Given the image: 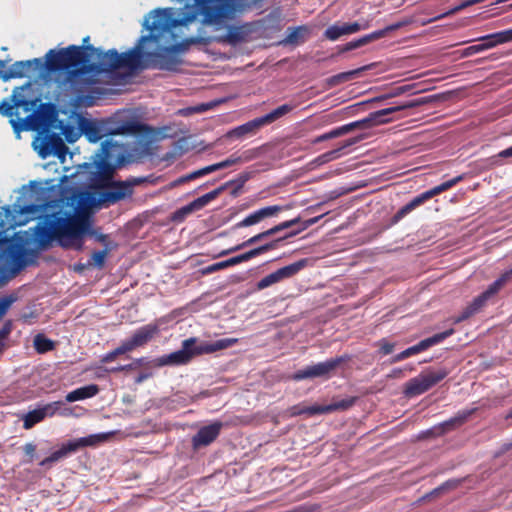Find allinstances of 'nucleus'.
Here are the masks:
<instances>
[{"mask_svg": "<svg viewBox=\"0 0 512 512\" xmlns=\"http://www.w3.org/2000/svg\"><path fill=\"white\" fill-rule=\"evenodd\" d=\"M447 369H439L437 371H424L419 374L420 380L423 383L424 389L428 391L433 386L437 385L439 382H441L447 375H448Z\"/></svg>", "mask_w": 512, "mask_h": 512, "instance_id": "29", "label": "nucleus"}, {"mask_svg": "<svg viewBox=\"0 0 512 512\" xmlns=\"http://www.w3.org/2000/svg\"><path fill=\"white\" fill-rule=\"evenodd\" d=\"M102 151L104 159L109 162L113 161L114 158H120L123 156L122 147L113 143L112 140H106L102 143Z\"/></svg>", "mask_w": 512, "mask_h": 512, "instance_id": "36", "label": "nucleus"}, {"mask_svg": "<svg viewBox=\"0 0 512 512\" xmlns=\"http://www.w3.org/2000/svg\"><path fill=\"white\" fill-rule=\"evenodd\" d=\"M447 369H439L437 371H424L419 374L420 380L423 383L424 389L428 391L433 386L437 385L439 382H441L447 375H448Z\"/></svg>", "mask_w": 512, "mask_h": 512, "instance_id": "28", "label": "nucleus"}, {"mask_svg": "<svg viewBox=\"0 0 512 512\" xmlns=\"http://www.w3.org/2000/svg\"><path fill=\"white\" fill-rule=\"evenodd\" d=\"M484 1L485 0H465V3L467 5V7H470L472 5H475V4H478V3H482Z\"/></svg>", "mask_w": 512, "mask_h": 512, "instance_id": "58", "label": "nucleus"}, {"mask_svg": "<svg viewBox=\"0 0 512 512\" xmlns=\"http://www.w3.org/2000/svg\"><path fill=\"white\" fill-rule=\"evenodd\" d=\"M30 90V84L15 88L10 101L5 100L0 106V112L10 117V123L17 132L32 128L31 112L38 106V100L31 99L26 95Z\"/></svg>", "mask_w": 512, "mask_h": 512, "instance_id": "5", "label": "nucleus"}, {"mask_svg": "<svg viewBox=\"0 0 512 512\" xmlns=\"http://www.w3.org/2000/svg\"><path fill=\"white\" fill-rule=\"evenodd\" d=\"M282 210L281 206H267L261 208L245 217L241 222L237 224L238 227H248L260 223L266 218L276 216Z\"/></svg>", "mask_w": 512, "mask_h": 512, "instance_id": "20", "label": "nucleus"}, {"mask_svg": "<svg viewBox=\"0 0 512 512\" xmlns=\"http://www.w3.org/2000/svg\"><path fill=\"white\" fill-rule=\"evenodd\" d=\"M77 449L74 445L73 441H70L66 444H63L62 447L56 451H54L49 457L45 458L43 461H41V466H47L51 465L54 462H57L61 460L62 458H65L67 455L76 452Z\"/></svg>", "mask_w": 512, "mask_h": 512, "instance_id": "31", "label": "nucleus"}, {"mask_svg": "<svg viewBox=\"0 0 512 512\" xmlns=\"http://www.w3.org/2000/svg\"><path fill=\"white\" fill-rule=\"evenodd\" d=\"M205 175H206V173H205L204 168L199 169L197 171H194L192 173H189V174H187L185 176H182V177L174 180L173 182L170 183V187L174 188V187L180 186V185H182V184H184L186 182L195 180V179H197L199 177H202V176H205Z\"/></svg>", "mask_w": 512, "mask_h": 512, "instance_id": "40", "label": "nucleus"}, {"mask_svg": "<svg viewBox=\"0 0 512 512\" xmlns=\"http://www.w3.org/2000/svg\"><path fill=\"white\" fill-rule=\"evenodd\" d=\"M5 63L3 61H0V78L3 79V76L5 75Z\"/></svg>", "mask_w": 512, "mask_h": 512, "instance_id": "60", "label": "nucleus"}, {"mask_svg": "<svg viewBox=\"0 0 512 512\" xmlns=\"http://www.w3.org/2000/svg\"><path fill=\"white\" fill-rule=\"evenodd\" d=\"M36 450V447L34 444L32 443H28L24 446V451L27 455L29 456H33L34 452Z\"/></svg>", "mask_w": 512, "mask_h": 512, "instance_id": "55", "label": "nucleus"}, {"mask_svg": "<svg viewBox=\"0 0 512 512\" xmlns=\"http://www.w3.org/2000/svg\"><path fill=\"white\" fill-rule=\"evenodd\" d=\"M60 129L68 142H75L83 132L81 126L79 125L78 127L72 125H61Z\"/></svg>", "mask_w": 512, "mask_h": 512, "instance_id": "38", "label": "nucleus"}, {"mask_svg": "<svg viewBox=\"0 0 512 512\" xmlns=\"http://www.w3.org/2000/svg\"><path fill=\"white\" fill-rule=\"evenodd\" d=\"M345 30H346V28H345L344 23L343 24H334L326 29L325 36L328 39L334 41V40H337L342 35H347Z\"/></svg>", "mask_w": 512, "mask_h": 512, "instance_id": "41", "label": "nucleus"}, {"mask_svg": "<svg viewBox=\"0 0 512 512\" xmlns=\"http://www.w3.org/2000/svg\"><path fill=\"white\" fill-rule=\"evenodd\" d=\"M34 346L38 352L43 353L51 350L53 347V343L46 337L42 335H37L34 339Z\"/></svg>", "mask_w": 512, "mask_h": 512, "instance_id": "43", "label": "nucleus"}, {"mask_svg": "<svg viewBox=\"0 0 512 512\" xmlns=\"http://www.w3.org/2000/svg\"><path fill=\"white\" fill-rule=\"evenodd\" d=\"M106 251H98L93 253L92 255V264L98 267H101L104 264V261L106 259Z\"/></svg>", "mask_w": 512, "mask_h": 512, "instance_id": "47", "label": "nucleus"}, {"mask_svg": "<svg viewBox=\"0 0 512 512\" xmlns=\"http://www.w3.org/2000/svg\"><path fill=\"white\" fill-rule=\"evenodd\" d=\"M159 332V322L150 323L138 329L131 338L124 341V350L133 351L145 345Z\"/></svg>", "mask_w": 512, "mask_h": 512, "instance_id": "13", "label": "nucleus"}, {"mask_svg": "<svg viewBox=\"0 0 512 512\" xmlns=\"http://www.w3.org/2000/svg\"><path fill=\"white\" fill-rule=\"evenodd\" d=\"M98 392H99V387L95 384H90V385L80 387L78 389H75V390L69 392L66 395V401L67 402H75V401L92 398L95 395H97Z\"/></svg>", "mask_w": 512, "mask_h": 512, "instance_id": "30", "label": "nucleus"}, {"mask_svg": "<svg viewBox=\"0 0 512 512\" xmlns=\"http://www.w3.org/2000/svg\"><path fill=\"white\" fill-rule=\"evenodd\" d=\"M411 357L409 349H405L404 351L400 352L399 354L395 355L393 358V362H399L406 358Z\"/></svg>", "mask_w": 512, "mask_h": 512, "instance_id": "53", "label": "nucleus"}, {"mask_svg": "<svg viewBox=\"0 0 512 512\" xmlns=\"http://www.w3.org/2000/svg\"><path fill=\"white\" fill-rule=\"evenodd\" d=\"M71 119L73 120V123L81 126L85 136L90 142L95 143L102 139L103 134L101 132V128L96 123L86 121L83 117L77 114L72 115Z\"/></svg>", "mask_w": 512, "mask_h": 512, "instance_id": "25", "label": "nucleus"}, {"mask_svg": "<svg viewBox=\"0 0 512 512\" xmlns=\"http://www.w3.org/2000/svg\"><path fill=\"white\" fill-rule=\"evenodd\" d=\"M39 64V59L15 62L8 69L5 70L3 80L8 81L12 78H21L28 76L29 72L35 67H37Z\"/></svg>", "mask_w": 512, "mask_h": 512, "instance_id": "21", "label": "nucleus"}, {"mask_svg": "<svg viewBox=\"0 0 512 512\" xmlns=\"http://www.w3.org/2000/svg\"><path fill=\"white\" fill-rule=\"evenodd\" d=\"M425 392H426V390L424 389L423 383L420 380L419 375L414 377V378H412V379H410L405 384L404 394L407 397L419 396V395H421V394H423Z\"/></svg>", "mask_w": 512, "mask_h": 512, "instance_id": "37", "label": "nucleus"}, {"mask_svg": "<svg viewBox=\"0 0 512 512\" xmlns=\"http://www.w3.org/2000/svg\"><path fill=\"white\" fill-rule=\"evenodd\" d=\"M211 107H213L212 103L201 104V105H197V106L188 108L186 111H187V113H201V112H204V111L210 109Z\"/></svg>", "mask_w": 512, "mask_h": 512, "instance_id": "51", "label": "nucleus"}, {"mask_svg": "<svg viewBox=\"0 0 512 512\" xmlns=\"http://www.w3.org/2000/svg\"><path fill=\"white\" fill-rule=\"evenodd\" d=\"M467 8V5L465 3V1H463L462 3H460L459 5L455 6L454 8H452L450 11H448L447 13H445L444 15H442L441 17H444L446 15H452V14H455L463 9Z\"/></svg>", "mask_w": 512, "mask_h": 512, "instance_id": "54", "label": "nucleus"}, {"mask_svg": "<svg viewBox=\"0 0 512 512\" xmlns=\"http://www.w3.org/2000/svg\"><path fill=\"white\" fill-rule=\"evenodd\" d=\"M115 431L99 433L89 435L87 437H82L76 440H73L76 449L84 448V447H95L101 443L107 442L110 438L115 434Z\"/></svg>", "mask_w": 512, "mask_h": 512, "instance_id": "26", "label": "nucleus"}, {"mask_svg": "<svg viewBox=\"0 0 512 512\" xmlns=\"http://www.w3.org/2000/svg\"><path fill=\"white\" fill-rule=\"evenodd\" d=\"M33 147L41 158L55 155L62 164L66 161L68 148L57 134H50L48 131L39 132L33 141Z\"/></svg>", "mask_w": 512, "mask_h": 512, "instance_id": "8", "label": "nucleus"}, {"mask_svg": "<svg viewBox=\"0 0 512 512\" xmlns=\"http://www.w3.org/2000/svg\"><path fill=\"white\" fill-rule=\"evenodd\" d=\"M11 327L10 324H6L3 329L0 331V339L4 340V338L10 333Z\"/></svg>", "mask_w": 512, "mask_h": 512, "instance_id": "56", "label": "nucleus"}, {"mask_svg": "<svg viewBox=\"0 0 512 512\" xmlns=\"http://www.w3.org/2000/svg\"><path fill=\"white\" fill-rule=\"evenodd\" d=\"M345 24V28H346V33L347 35L348 34H353V33H356L362 29H365L367 26L364 25H360L358 22H353V23H344Z\"/></svg>", "mask_w": 512, "mask_h": 512, "instance_id": "49", "label": "nucleus"}, {"mask_svg": "<svg viewBox=\"0 0 512 512\" xmlns=\"http://www.w3.org/2000/svg\"><path fill=\"white\" fill-rule=\"evenodd\" d=\"M318 375H320V366L319 365L313 366V367H308V368L298 371L297 373H295L293 375V379L301 380V379H305V378L315 377Z\"/></svg>", "mask_w": 512, "mask_h": 512, "instance_id": "42", "label": "nucleus"}, {"mask_svg": "<svg viewBox=\"0 0 512 512\" xmlns=\"http://www.w3.org/2000/svg\"><path fill=\"white\" fill-rule=\"evenodd\" d=\"M296 33H297V32H294V33H292V34L289 36V41H290V42H293V41H294V38L296 37V35H295Z\"/></svg>", "mask_w": 512, "mask_h": 512, "instance_id": "64", "label": "nucleus"}, {"mask_svg": "<svg viewBox=\"0 0 512 512\" xmlns=\"http://www.w3.org/2000/svg\"><path fill=\"white\" fill-rule=\"evenodd\" d=\"M112 172H113L112 167H110V166H106V167L104 168V175H105V177H106V178L110 177V176H111V174H112Z\"/></svg>", "mask_w": 512, "mask_h": 512, "instance_id": "59", "label": "nucleus"}, {"mask_svg": "<svg viewBox=\"0 0 512 512\" xmlns=\"http://www.w3.org/2000/svg\"><path fill=\"white\" fill-rule=\"evenodd\" d=\"M240 161H241V157L231 156V157H229L228 159H226V160H224L222 162H219V163H216V164L204 167V170H205V173L207 175V174L215 172L217 170H220V169L229 167L231 165H234V164H236V163H238Z\"/></svg>", "mask_w": 512, "mask_h": 512, "instance_id": "39", "label": "nucleus"}, {"mask_svg": "<svg viewBox=\"0 0 512 512\" xmlns=\"http://www.w3.org/2000/svg\"><path fill=\"white\" fill-rule=\"evenodd\" d=\"M478 40L482 42L480 44L482 45L483 50H488V49H491L499 44L508 42L504 30L482 36V37L478 38Z\"/></svg>", "mask_w": 512, "mask_h": 512, "instance_id": "33", "label": "nucleus"}, {"mask_svg": "<svg viewBox=\"0 0 512 512\" xmlns=\"http://www.w3.org/2000/svg\"><path fill=\"white\" fill-rule=\"evenodd\" d=\"M356 401L355 397L345 398L341 400H334L331 404L322 405L321 411L323 413H329L333 411H344L354 405Z\"/></svg>", "mask_w": 512, "mask_h": 512, "instance_id": "35", "label": "nucleus"}, {"mask_svg": "<svg viewBox=\"0 0 512 512\" xmlns=\"http://www.w3.org/2000/svg\"><path fill=\"white\" fill-rule=\"evenodd\" d=\"M14 210L8 207L2 208L0 211V252L14 256L15 249L18 248V239H10L5 233L7 230L17 225L24 224L25 221L17 220L13 214Z\"/></svg>", "mask_w": 512, "mask_h": 512, "instance_id": "10", "label": "nucleus"}, {"mask_svg": "<svg viewBox=\"0 0 512 512\" xmlns=\"http://www.w3.org/2000/svg\"><path fill=\"white\" fill-rule=\"evenodd\" d=\"M134 367H135V364H130V365H126V366H121V369L128 370V369H133Z\"/></svg>", "mask_w": 512, "mask_h": 512, "instance_id": "63", "label": "nucleus"}, {"mask_svg": "<svg viewBox=\"0 0 512 512\" xmlns=\"http://www.w3.org/2000/svg\"><path fill=\"white\" fill-rule=\"evenodd\" d=\"M367 136H368L367 133H361L357 136H353L348 139L340 141L338 143L337 148L322 153V156H321L322 163L330 162V161L342 156L345 153L344 150L346 148L359 143L360 141L367 138Z\"/></svg>", "mask_w": 512, "mask_h": 512, "instance_id": "23", "label": "nucleus"}, {"mask_svg": "<svg viewBox=\"0 0 512 512\" xmlns=\"http://www.w3.org/2000/svg\"><path fill=\"white\" fill-rule=\"evenodd\" d=\"M307 265V260L302 259L285 267L278 269L277 271L262 278L258 284V289H265L273 284H276L284 279L290 278L301 271Z\"/></svg>", "mask_w": 512, "mask_h": 512, "instance_id": "12", "label": "nucleus"}, {"mask_svg": "<svg viewBox=\"0 0 512 512\" xmlns=\"http://www.w3.org/2000/svg\"><path fill=\"white\" fill-rule=\"evenodd\" d=\"M347 356H339L331 358L322 362V376L336 373L338 370H342L345 363L348 361Z\"/></svg>", "mask_w": 512, "mask_h": 512, "instance_id": "34", "label": "nucleus"}, {"mask_svg": "<svg viewBox=\"0 0 512 512\" xmlns=\"http://www.w3.org/2000/svg\"><path fill=\"white\" fill-rule=\"evenodd\" d=\"M218 194L219 190H214L195 199L188 205L181 207L173 214V220L177 222L183 221L188 215L205 207L208 203L215 199Z\"/></svg>", "mask_w": 512, "mask_h": 512, "instance_id": "15", "label": "nucleus"}, {"mask_svg": "<svg viewBox=\"0 0 512 512\" xmlns=\"http://www.w3.org/2000/svg\"><path fill=\"white\" fill-rule=\"evenodd\" d=\"M508 42L512 41V29L504 30Z\"/></svg>", "mask_w": 512, "mask_h": 512, "instance_id": "62", "label": "nucleus"}, {"mask_svg": "<svg viewBox=\"0 0 512 512\" xmlns=\"http://www.w3.org/2000/svg\"><path fill=\"white\" fill-rule=\"evenodd\" d=\"M426 103H428V100L426 98H418V99L406 101V102L401 103L396 106H392L389 108H385V109H381V110L372 112L367 117H365L361 120L351 122V123L343 125L341 127H337L335 129H332L329 132L322 134V142H324L326 140L333 139V138L340 137V136L347 134L356 129L366 130V129H370V128H373L378 125L389 123V122L395 120V118L389 117L390 115L395 114L397 112L407 110V109L419 107ZM399 118L400 117H396V119H399Z\"/></svg>", "mask_w": 512, "mask_h": 512, "instance_id": "4", "label": "nucleus"}, {"mask_svg": "<svg viewBox=\"0 0 512 512\" xmlns=\"http://www.w3.org/2000/svg\"><path fill=\"white\" fill-rule=\"evenodd\" d=\"M291 109H292V107L290 105H287V104L282 105V106L276 108L275 110H273L272 112L268 113L265 116L253 119V120L239 126L238 128H236L234 130V133L238 136L254 133L257 130H259L261 127L268 125V124L276 121L277 119L281 118L282 116L286 115L287 113H289L291 111Z\"/></svg>", "mask_w": 512, "mask_h": 512, "instance_id": "11", "label": "nucleus"}, {"mask_svg": "<svg viewBox=\"0 0 512 512\" xmlns=\"http://www.w3.org/2000/svg\"><path fill=\"white\" fill-rule=\"evenodd\" d=\"M132 194V185L113 183L105 192L84 191L67 199L62 213L47 215L31 229V238L41 247L54 240L65 248L81 249L84 237L92 234L91 214L105 204H113Z\"/></svg>", "mask_w": 512, "mask_h": 512, "instance_id": "2", "label": "nucleus"}, {"mask_svg": "<svg viewBox=\"0 0 512 512\" xmlns=\"http://www.w3.org/2000/svg\"><path fill=\"white\" fill-rule=\"evenodd\" d=\"M482 51H484L482 45L481 44H475V45H471V46L465 48L464 51H463V55L471 56L473 54H476V53H479V52H482Z\"/></svg>", "mask_w": 512, "mask_h": 512, "instance_id": "50", "label": "nucleus"}, {"mask_svg": "<svg viewBox=\"0 0 512 512\" xmlns=\"http://www.w3.org/2000/svg\"><path fill=\"white\" fill-rule=\"evenodd\" d=\"M377 346H379V352L382 355H388L394 350V343L389 342L387 339L383 338L377 342Z\"/></svg>", "mask_w": 512, "mask_h": 512, "instance_id": "44", "label": "nucleus"}, {"mask_svg": "<svg viewBox=\"0 0 512 512\" xmlns=\"http://www.w3.org/2000/svg\"><path fill=\"white\" fill-rule=\"evenodd\" d=\"M403 25H404V23H402V22L394 23V24H391V25L385 27L384 29L377 30L376 32L383 33V37H385L388 32L395 31V30L401 28Z\"/></svg>", "mask_w": 512, "mask_h": 512, "instance_id": "52", "label": "nucleus"}, {"mask_svg": "<svg viewBox=\"0 0 512 512\" xmlns=\"http://www.w3.org/2000/svg\"><path fill=\"white\" fill-rule=\"evenodd\" d=\"M238 342L236 338H223L216 341L204 342L193 349L194 339H187L183 342V348L179 351L164 356L159 360L160 365L166 364H185L191 360L195 354L213 353L219 350L227 349Z\"/></svg>", "mask_w": 512, "mask_h": 512, "instance_id": "6", "label": "nucleus"}, {"mask_svg": "<svg viewBox=\"0 0 512 512\" xmlns=\"http://www.w3.org/2000/svg\"><path fill=\"white\" fill-rule=\"evenodd\" d=\"M124 342L118 347L116 348L114 351L108 353L107 355H105L103 357V362L107 363V362H111L113 361L118 355H121V354H124V353H127L129 352V350H124Z\"/></svg>", "mask_w": 512, "mask_h": 512, "instance_id": "45", "label": "nucleus"}, {"mask_svg": "<svg viewBox=\"0 0 512 512\" xmlns=\"http://www.w3.org/2000/svg\"><path fill=\"white\" fill-rule=\"evenodd\" d=\"M99 53L101 50L70 46L59 51L50 50L46 54L48 70H68L67 80L76 90H88L93 84L101 81V76L110 70L100 69Z\"/></svg>", "mask_w": 512, "mask_h": 512, "instance_id": "3", "label": "nucleus"}, {"mask_svg": "<svg viewBox=\"0 0 512 512\" xmlns=\"http://www.w3.org/2000/svg\"><path fill=\"white\" fill-rule=\"evenodd\" d=\"M274 247V243H268V244H265V245H262L258 248H255L253 250H250L244 254H241V255H238V256H235V257H232L228 260H225V261H222V262H219V263H216L212 266V270H218V269H223V268H227L229 266H234V265H237L239 263H242V262H245V261H248L266 251H269L270 249H272Z\"/></svg>", "mask_w": 512, "mask_h": 512, "instance_id": "17", "label": "nucleus"}, {"mask_svg": "<svg viewBox=\"0 0 512 512\" xmlns=\"http://www.w3.org/2000/svg\"><path fill=\"white\" fill-rule=\"evenodd\" d=\"M511 277L512 269L503 273L497 280L490 284L484 292L475 297L473 301L467 307H465L459 315L452 318L453 324H459L469 319L474 314L478 313L486 305V302L492 296L497 294L500 289L507 283V281L510 280Z\"/></svg>", "mask_w": 512, "mask_h": 512, "instance_id": "7", "label": "nucleus"}, {"mask_svg": "<svg viewBox=\"0 0 512 512\" xmlns=\"http://www.w3.org/2000/svg\"><path fill=\"white\" fill-rule=\"evenodd\" d=\"M369 67L370 66H364V67H361V68H358V69H355V70H352V71L342 72V73H339L337 75L331 76V77L326 79V81H325L326 85L329 88H332V87L337 86L339 84H342L344 82H348V81L354 79L355 76L360 74L362 71L367 70Z\"/></svg>", "mask_w": 512, "mask_h": 512, "instance_id": "32", "label": "nucleus"}, {"mask_svg": "<svg viewBox=\"0 0 512 512\" xmlns=\"http://www.w3.org/2000/svg\"><path fill=\"white\" fill-rule=\"evenodd\" d=\"M298 222L297 219H293V220H290V221H286V222H283V223H280L279 225H276L274 227H272L271 229L269 230H266L264 232H261L251 238H249L247 241L235 246V247H232L230 249H227L225 251H222L220 253L221 256H224V255H228L230 253H233V252H236L238 250H241L247 246H250L254 243H257L259 242L260 240H263L269 236H272V235H275L276 233L280 232V231H283L285 229H288L292 226H294L296 223Z\"/></svg>", "mask_w": 512, "mask_h": 512, "instance_id": "14", "label": "nucleus"}, {"mask_svg": "<svg viewBox=\"0 0 512 512\" xmlns=\"http://www.w3.org/2000/svg\"><path fill=\"white\" fill-rule=\"evenodd\" d=\"M408 90H409V86L408 85L400 86V87L395 88L394 91L389 93V94H386V95L374 98L373 101H379V100L387 99V98H390V97L399 96V95L405 93Z\"/></svg>", "mask_w": 512, "mask_h": 512, "instance_id": "46", "label": "nucleus"}, {"mask_svg": "<svg viewBox=\"0 0 512 512\" xmlns=\"http://www.w3.org/2000/svg\"><path fill=\"white\" fill-rule=\"evenodd\" d=\"M234 0H193L180 10L172 8L156 9L145 19L149 31L142 36L131 50L119 54L116 50L99 53L100 69H129L158 67L175 70L181 63L179 52L182 49L180 38L183 30L193 23L198 16L206 25L221 26L226 19L233 16Z\"/></svg>", "mask_w": 512, "mask_h": 512, "instance_id": "1", "label": "nucleus"}, {"mask_svg": "<svg viewBox=\"0 0 512 512\" xmlns=\"http://www.w3.org/2000/svg\"><path fill=\"white\" fill-rule=\"evenodd\" d=\"M13 301L14 299L11 297L0 299V319L6 314Z\"/></svg>", "mask_w": 512, "mask_h": 512, "instance_id": "48", "label": "nucleus"}, {"mask_svg": "<svg viewBox=\"0 0 512 512\" xmlns=\"http://www.w3.org/2000/svg\"><path fill=\"white\" fill-rule=\"evenodd\" d=\"M148 376H149L148 374H141V375H139V376L137 377L136 382H137V383H141L142 381H144L145 379H147V378H148Z\"/></svg>", "mask_w": 512, "mask_h": 512, "instance_id": "61", "label": "nucleus"}, {"mask_svg": "<svg viewBox=\"0 0 512 512\" xmlns=\"http://www.w3.org/2000/svg\"><path fill=\"white\" fill-rule=\"evenodd\" d=\"M454 332H455V330L453 328H450V329L445 330V331H443L441 333L434 334L431 337H428L426 339L421 340L416 345H413V346L408 348L409 352H410V355L411 356L416 355V354H418L420 352H423V351L427 350L428 348H430V347H432L434 345H437V344L441 343L442 341H444L448 337L452 336L454 334Z\"/></svg>", "mask_w": 512, "mask_h": 512, "instance_id": "24", "label": "nucleus"}, {"mask_svg": "<svg viewBox=\"0 0 512 512\" xmlns=\"http://www.w3.org/2000/svg\"><path fill=\"white\" fill-rule=\"evenodd\" d=\"M463 179V176L454 177L448 181L441 183L419 195L414 197L410 202L401 207L391 218V224H397L401 219H403L406 215L412 212L414 209L424 204L429 199L433 198L436 195L441 194L444 191L449 190L457 183H459Z\"/></svg>", "mask_w": 512, "mask_h": 512, "instance_id": "9", "label": "nucleus"}, {"mask_svg": "<svg viewBox=\"0 0 512 512\" xmlns=\"http://www.w3.org/2000/svg\"><path fill=\"white\" fill-rule=\"evenodd\" d=\"M221 427L222 424L220 422H215L211 425L201 428L193 437L194 448L206 446L213 442L218 436Z\"/></svg>", "mask_w": 512, "mask_h": 512, "instance_id": "22", "label": "nucleus"}, {"mask_svg": "<svg viewBox=\"0 0 512 512\" xmlns=\"http://www.w3.org/2000/svg\"><path fill=\"white\" fill-rule=\"evenodd\" d=\"M499 156L502 157V158L512 157V146L508 147L507 149L502 150L499 153Z\"/></svg>", "mask_w": 512, "mask_h": 512, "instance_id": "57", "label": "nucleus"}, {"mask_svg": "<svg viewBox=\"0 0 512 512\" xmlns=\"http://www.w3.org/2000/svg\"><path fill=\"white\" fill-rule=\"evenodd\" d=\"M234 1H235L234 2L235 3L234 4L235 11H234L233 16L226 19L225 22L223 23V25H221V26L213 25L216 29H221L224 27L227 28V34L225 36V41H227L229 43H237V42L242 41L248 33V29L246 26H227L226 25L227 21L233 19L235 14L242 8V4L240 3L239 0H234Z\"/></svg>", "mask_w": 512, "mask_h": 512, "instance_id": "19", "label": "nucleus"}, {"mask_svg": "<svg viewBox=\"0 0 512 512\" xmlns=\"http://www.w3.org/2000/svg\"><path fill=\"white\" fill-rule=\"evenodd\" d=\"M383 38V33L372 32L338 47L339 53L349 52Z\"/></svg>", "mask_w": 512, "mask_h": 512, "instance_id": "27", "label": "nucleus"}, {"mask_svg": "<svg viewBox=\"0 0 512 512\" xmlns=\"http://www.w3.org/2000/svg\"><path fill=\"white\" fill-rule=\"evenodd\" d=\"M61 402H53L43 406L42 408L27 413L24 417V428L30 429L35 424L41 422L46 416H53L59 409Z\"/></svg>", "mask_w": 512, "mask_h": 512, "instance_id": "18", "label": "nucleus"}, {"mask_svg": "<svg viewBox=\"0 0 512 512\" xmlns=\"http://www.w3.org/2000/svg\"><path fill=\"white\" fill-rule=\"evenodd\" d=\"M476 409L459 411L454 417L433 427L432 433L436 436L444 435L460 426H462Z\"/></svg>", "mask_w": 512, "mask_h": 512, "instance_id": "16", "label": "nucleus"}]
</instances>
